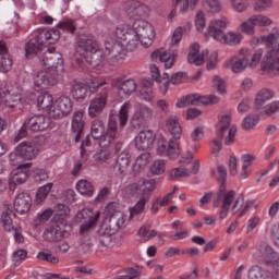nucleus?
I'll return each instance as SVG.
<instances>
[{
  "label": "nucleus",
  "mask_w": 279,
  "mask_h": 279,
  "mask_svg": "<svg viewBox=\"0 0 279 279\" xmlns=\"http://www.w3.org/2000/svg\"><path fill=\"white\" fill-rule=\"evenodd\" d=\"M128 225V216L117 209V204L110 203L105 209V218L98 229V242L101 247H110L112 245V234L118 232L120 228Z\"/></svg>",
  "instance_id": "nucleus-1"
},
{
  "label": "nucleus",
  "mask_w": 279,
  "mask_h": 279,
  "mask_svg": "<svg viewBox=\"0 0 279 279\" xmlns=\"http://www.w3.org/2000/svg\"><path fill=\"white\" fill-rule=\"evenodd\" d=\"M76 53L92 66L100 69L104 66V52L99 48V43L93 35L81 34L76 38Z\"/></svg>",
  "instance_id": "nucleus-2"
},
{
  "label": "nucleus",
  "mask_w": 279,
  "mask_h": 279,
  "mask_svg": "<svg viewBox=\"0 0 279 279\" xmlns=\"http://www.w3.org/2000/svg\"><path fill=\"white\" fill-rule=\"evenodd\" d=\"M214 178L220 182V189L214 199V207L219 208V204L222 202L220 210V219H226L234 199H236V192L234 190L226 191V180L228 178V170L223 166H218L217 170L213 171Z\"/></svg>",
  "instance_id": "nucleus-3"
},
{
  "label": "nucleus",
  "mask_w": 279,
  "mask_h": 279,
  "mask_svg": "<svg viewBox=\"0 0 279 279\" xmlns=\"http://www.w3.org/2000/svg\"><path fill=\"white\" fill-rule=\"evenodd\" d=\"M128 193L131 195H141L142 197L131 209V217L134 215H141L145 210V204L149 201L151 193L156 191V181L154 179H141L135 183H131L126 186Z\"/></svg>",
  "instance_id": "nucleus-4"
},
{
  "label": "nucleus",
  "mask_w": 279,
  "mask_h": 279,
  "mask_svg": "<svg viewBox=\"0 0 279 279\" xmlns=\"http://www.w3.org/2000/svg\"><path fill=\"white\" fill-rule=\"evenodd\" d=\"M57 40H60V31L41 28L38 31V35L26 44V54L38 53L43 50V47L56 45Z\"/></svg>",
  "instance_id": "nucleus-5"
},
{
  "label": "nucleus",
  "mask_w": 279,
  "mask_h": 279,
  "mask_svg": "<svg viewBox=\"0 0 279 279\" xmlns=\"http://www.w3.org/2000/svg\"><path fill=\"white\" fill-rule=\"evenodd\" d=\"M113 36L117 40L122 41V47H124L125 51H135L141 43L134 26L132 28L124 25L119 26L116 28Z\"/></svg>",
  "instance_id": "nucleus-6"
},
{
  "label": "nucleus",
  "mask_w": 279,
  "mask_h": 279,
  "mask_svg": "<svg viewBox=\"0 0 279 279\" xmlns=\"http://www.w3.org/2000/svg\"><path fill=\"white\" fill-rule=\"evenodd\" d=\"M274 20L265 14H253L239 25V31L247 36H254L256 27H271Z\"/></svg>",
  "instance_id": "nucleus-7"
},
{
  "label": "nucleus",
  "mask_w": 279,
  "mask_h": 279,
  "mask_svg": "<svg viewBox=\"0 0 279 279\" xmlns=\"http://www.w3.org/2000/svg\"><path fill=\"white\" fill-rule=\"evenodd\" d=\"M72 227L62 218L61 220H56L54 223L45 230L44 238L47 241H62V239H69L71 235Z\"/></svg>",
  "instance_id": "nucleus-8"
},
{
  "label": "nucleus",
  "mask_w": 279,
  "mask_h": 279,
  "mask_svg": "<svg viewBox=\"0 0 279 279\" xmlns=\"http://www.w3.org/2000/svg\"><path fill=\"white\" fill-rule=\"evenodd\" d=\"M133 28L135 29V33L137 34L140 43L143 45V47L147 49V47H151V45H154L156 32L149 22L138 20L133 24Z\"/></svg>",
  "instance_id": "nucleus-9"
},
{
  "label": "nucleus",
  "mask_w": 279,
  "mask_h": 279,
  "mask_svg": "<svg viewBox=\"0 0 279 279\" xmlns=\"http://www.w3.org/2000/svg\"><path fill=\"white\" fill-rule=\"evenodd\" d=\"M41 66H46L49 71H54L56 73H64V62L62 61V54L56 52V48L48 49L43 53L40 58Z\"/></svg>",
  "instance_id": "nucleus-10"
},
{
  "label": "nucleus",
  "mask_w": 279,
  "mask_h": 279,
  "mask_svg": "<svg viewBox=\"0 0 279 279\" xmlns=\"http://www.w3.org/2000/svg\"><path fill=\"white\" fill-rule=\"evenodd\" d=\"M19 93V86L12 84H9L7 86L5 92L0 89V108H7V110H14V108H16V106H19L23 101V97H21Z\"/></svg>",
  "instance_id": "nucleus-11"
},
{
  "label": "nucleus",
  "mask_w": 279,
  "mask_h": 279,
  "mask_svg": "<svg viewBox=\"0 0 279 279\" xmlns=\"http://www.w3.org/2000/svg\"><path fill=\"white\" fill-rule=\"evenodd\" d=\"M61 72H56L53 70H40L35 76V90H45L56 86L58 84V76Z\"/></svg>",
  "instance_id": "nucleus-12"
},
{
  "label": "nucleus",
  "mask_w": 279,
  "mask_h": 279,
  "mask_svg": "<svg viewBox=\"0 0 279 279\" xmlns=\"http://www.w3.org/2000/svg\"><path fill=\"white\" fill-rule=\"evenodd\" d=\"M154 117V110L146 105L137 104L135 106L134 113L131 118V125L135 130H138L145 125L146 121H149Z\"/></svg>",
  "instance_id": "nucleus-13"
},
{
  "label": "nucleus",
  "mask_w": 279,
  "mask_h": 279,
  "mask_svg": "<svg viewBox=\"0 0 279 279\" xmlns=\"http://www.w3.org/2000/svg\"><path fill=\"white\" fill-rule=\"evenodd\" d=\"M73 110V102L66 96L59 97L50 109V119H62L69 117Z\"/></svg>",
  "instance_id": "nucleus-14"
},
{
  "label": "nucleus",
  "mask_w": 279,
  "mask_h": 279,
  "mask_svg": "<svg viewBox=\"0 0 279 279\" xmlns=\"http://www.w3.org/2000/svg\"><path fill=\"white\" fill-rule=\"evenodd\" d=\"M156 153L157 156H167L170 160H175L180 156V146L173 140L167 141L161 137L158 140Z\"/></svg>",
  "instance_id": "nucleus-15"
},
{
  "label": "nucleus",
  "mask_w": 279,
  "mask_h": 279,
  "mask_svg": "<svg viewBox=\"0 0 279 279\" xmlns=\"http://www.w3.org/2000/svg\"><path fill=\"white\" fill-rule=\"evenodd\" d=\"M119 136V123L117 122V119L111 118L107 124L106 132L98 137V145L102 148L110 147Z\"/></svg>",
  "instance_id": "nucleus-16"
},
{
  "label": "nucleus",
  "mask_w": 279,
  "mask_h": 279,
  "mask_svg": "<svg viewBox=\"0 0 279 279\" xmlns=\"http://www.w3.org/2000/svg\"><path fill=\"white\" fill-rule=\"evenodd\" d=\"M108 95H110V93H108V88L105 87L104 92H99V94L89 101L88 114L92 119L99 117V114L106 110V106H108Z\"/></svg>",
  "instance_id": "nucleus-17"
},
{
  "label": "nucleus",
  "mask_w": 279,
  "mask_h": 279,
  "mask_svg": "<svg viewBox=\"0 0 279 279\" xmlns=\"http://www.w3.org/2000/svg\"><path fill=\"white\" fill-rule=\"evenodd\" d=\"M111 86L118 90L120 97H130V95L136 93V81L134 78L116 77L111 80Z\"/></svg>",
  "instance_id": "nucleus-18"
},
{
  "label": "nucleus",
  "mask_w": 279,
  "mask_h": 279,
  "mask_svg": "<svg viewBox=\"0 0 279 279\" xmlns=\"http://www.w3.org/2000/svg\"><path fill=\"white\" fill-rule=\"evenodd\" d=\"M76 219L83 221L81 225V232H87V230H90V228L97 223L99 211L94 213L92 209H83L76 215Z\"/></svg>",
  "instance_id": "nucleus-19"
},
{
  "label": "nucleus",
  "mask_w": 279,
  "mask_h": 279,
  "mask_svg": "<svg viewBox=\"0 0 279 279\" xmlns=\"http://www.w3.org/2000/svg\"><path fill=\"white\" fill-rule=\"evenodd\" d=\"M228 21L227 17H222L220 20H211L208 25L207 34L211 36L214 40H217L219 43V39L223 36V29L228 27Z\"/></svg>",
  "instance_id": "nucleus-20"
},
{
  "label": "nucleus",
  "mask_w": 279,
  "mask_h": 279,
  "mask_svg": "<svg viewBox=\"0 0 279 279\" xmlns=\"http://www.w3.org/2000/svg\"><path fill=\"white\" fill-rule=\"evenodd\" d=\"M25 121L31 132H45L51 125V119L44 114L33 116Z\"/></svg>",
  "instance_id": "nucleus-21"
},
{
  "label": "nucleus",
  "mask_w": 279,
  "mask_h": 279,
  "mask_svg": "<svg viewBox=\"0 0 279 279\" xmlns=\"http://www.w3.org/2000/svg\"><path fill=\"white\" fill-rule=\"evenodd\" d=\"M156 141V135L151 130L141 131L134 138L135 147L140 151H145V149H149L154 142Z\"/></svg>",
  "instance_id": "nucleus-22"
},
{
  "label": "nucleus",
  "mask_w": 279,
  "mask_h": 279,
  "mask_svg": "<svg viewBox=\"0 0 279 279\" xmlns=\"http://www.w3.org/2000/svg\"><path fill=\"white\" fill-rule=\"evenodd\" d=\"M105 53L111 56L113 60H123L125 46H123L121 40L112 41V39H109L105 43Z\"/></svg>",
  "instance_id": "nucleus-23"
},
{
  "label": "nucleus",
  "mask_w": 279,
  "mask_h": 279,
  "mask_svg": "<svg viewBox=\"0 0 279 279\" xmlns=\"http://www.w3.org/2000/svg\"><path fill=\"white\" fill-rule=\"evenodd\" d=\"M130 170V154L120 153L116 163L113 165V171L118 178H125Z\"/></svg>",
  "instance_id": "nucleus-24"
},
{
  "label": "nucleus",
  "mask_w": 279,
  "mask_h": 279,
  "mask_svg": "<svg viewBox=\"0 0 279 279\" xmlns=\"http://www.w3.org/2000/svg\"><path fill=\"white\" fill-rule=\"evenodd\" d=\"M16 155L24 160H34L38 156V148L32 142H22L16 147Z\"/></svg>",
  "instance_id": "nucleus-25"
},
{
  "label": "nucleus",
  "mask_w": 279,
  "mask_h": 279,
  "mask_svg": "<svg viewBox=\"0 0 279 279\" xmlns=\"http://www.w3.org/2000/svg\"><path fill=\"white\" fill-rule=\"evenodd\" d=\"M32 196L28 193H20L14 201L15 213L27 215V211L32 209Z\"/></svg>",
  "instance_id": "nucleus-26"
},
{
  "label": "nucleus",
  "mask_w": 279,
  "mask_h": 279,
  "mask_svg": "<svg viewBox=\"0 0 279 279\" xmlns=\"http://www.w3.org/2000/svg\"><path fill=\"white\" fill-rule=\"evenodd\" d=\"M208 56V50H203L202 53H199V44L194 43L190 47V52L187 56V62L190 64H195L196 66H202L204 64V59Z\"/></svg>",
  "instance_id": "nucleus-27"
},
{
  "label": "nucleus",
  "mask_w": 279,
  "mask_h": 279,
  "mask_svg": "<svg viewBox=\"0 0 279 279\" xmlns=\"http://www.w3.org/2000/svg\"><path fill=\"white\" fill-rule=\"evenodd\" d=\"M225 66L226 69H231L233 73H243L245 69L250 68L246 57L239 59L236 56L227 59L225 61Z\"/></svg>",
  "instance_id": "nucleus-28"
},
{
  "label": "nucleus",
  "mask_w": 279,
  "mask_h": 279,
  "mask_svg": "<svg viewBox=\"0 0 279 279\" xmlns=\"http://www.w3.org/2000/svg\"><path fill=\"white\" fill-rule=\"evenodd\" d=\"M151 60H155V62H162L165 63V69H171L173 66V63L175 62V56L173 53L167 51V50H155L150 54Z\"/></svg>",
  "instance_id": "nucleus-29"
},
{
  "label": "nucleus",
  "mask_w": 279,
  "mask_h": 279,
  "mask_svg": "<svg viewBox=\"0 0 279 279\" xmlns=\"http://www.w3.org/2000/svg\"><path fill=\"white\" fill-rule=\"evenodd\" d=\"M70 93L76 101H83V99H86V95H88V87L77 81L71 82Z\"/></svg>",
  "instance_id": "nucleus-30"
},
{
  "label": "nucleus",
  "mask_w": 279,
  "mask_h": 279,
  "mask_svg": "<svg viewBox=\"0 0 279 279\" xmlns=\"http://www.w3.org/2000/svg\"><path fill=\"white\" fill-rule=\"evenodd\" d=\"M29 167H32L31 162L17 166V170L13 173L10 180V189H12V184H23L27 182V171H24L23 169H29Z\"/></svg>",
  "instance_id": "nucleus-31"
},
{
  "label": "nucleus",
  "mask_w": 279,
  "mask_h": 279,
  "mask_svg": "<svg viewBox=\"0 0 279 279\" xmlns=\"http://www.w3.org/2000/svg\"><path fill=\"white\" fill-rule=\"evenodd\" d=\"M241 40H243V35L231 31L225 33L223 36L218 39V43H220V45H229V47H236V45H241Z\"/></svg>",
  "instance_id": "nucleus-32"
},
{
  "label": "nucleus",
  "mask_w": 279,
  "mask_h": 279,
  "mask_svg": "<svg viewBox=\"0 0 279 279\" xmlns=\"http://www.w3.org/2000/svg\"><path fill=\"white\" fill-rule=\"evenodd\" d=\"M167 130L178 141L182 136V126L180 125V120L178 116H170L167 120Z\"/></svg>",
  "instance_id": "nucleus-33"
},
{
  "label": "nucleus",
  "mask_w": 279,
  "mask_h": 279,
  "mask_svg": "<svg viewBox=\"0 0 279 279\" xmlns=\"http://www.w3.org/2000/svg\"><path fill=\"white\" fill-rule=\"evenodd\" d=\"M248 279H278L276 275L269 272L268 270L259 267L253 266L248 269Z\"/></svg>",
  "instance_id": "nucleus-34"
},
{
  "label": "nucleus",
  "mask_w": 279,
  "mask_h": 279,
  "mask_svg": "<svg viewBox=\"0 0 279 279\" xmlns=\"http://www.w3.org/2000/svg\"><path fill=\"white\" fill-rule=\"evenodd\" d=\"M262 71L266 75H279V57L276 59L266 57V61L262 62Z\"/></svg>",
  "instance_id": "nucleus-35"
},
{
  "label": "nucleus",
  "mask_w": 279,
  "mask_h": 279,
  "mask_svg": "<svg viewBox=\"0 0 279 279\" xmlns=\"http://www.w3.org/2000/svg\"><path fill=\"white\" fill-rule=\"evenodd\" d=\"M104 88H107V93H110V83L107 80L90 78L88 82V90L92 93H104Z\"/></svg>",
  "instance_id": "nucleus-36"
},
{
  "label": "nucleus",
  "mask_w": 279,
  "mask_h": 279,
  "mask_svg": "<svg viewBox=\"0 0 279 279\" xmlns=\"http://www.w3.org/2000/svg\"><path fill=\"white\" fill-rule=\"evenodd\" d=\"M37 106L41 108V110H46L51 117V110L53 108V96L50 94H41L37 97Z\"/></svg>",
  "instance_id": "nucleus-37"
},
{
  "label": "nucleus",
  "mask_w": 279,
  "mask_h": 279,
  "mask_svg": "<svg viewBox=\"0 0 279 279\" xmlns=\"http://www.w3.org/2000/svg\"><path fill=\"white\" fill-rule=\"evenodd\" d=\"M171 199H173V192L168 193L163 197H157L156 199L153 201L150 213L153 215H156V213H158L160 208H162L163 206H169Z\"/></svg>",
  "instance_id": "nucleus-38"
},
{
  "label": "nucleus",
  "mask_w": 279,
  "mask_h": 279,
  "mask_svg": "<svg viewBox=\"0 0 279 279\" xmlns=\"http://www.w3.org/2000/svg\"><path fill=\"white\" fill-rule=\"evenodd\" d=\"M75 186L76 191L85 197H93L95 193V186L88 180H80Z\"/></svg>",
  "instance_id": "nucleus-39"
},
{
  "label": "nucleus",
  "mask_w": 279,
  "mask_h": 279,
  "mask_svg": "<svg viewBox=\"0 0 279 279\" xmlns=\"http://www.w3.org/2000/svg\"><path fill=\"white\" fill-rule=\"evenodd\" d=\"M106 132V123L104 120L96 119L90 125V136L94 141L101 138V135Z\"/></svg>",
  "instance_id": "nucleus-40"
},
{
  "label": "nucleus",
  "mask_w": 279,
  "mask_h": 279,
  "mask_svg": "<svg viewBox=\"0 0 279 279\" xmlns=\"http://www.w3.org/2000/svg\"><path fill=\"white\" fill-rule=\"evenodd\" d=\"M177 108H186V106H199V94H190L183 96L175 102Z\"/></svg>",
  "instance_id": "nucleus-41"
},
{
  "label": "nucleus",
  "mask_w": 279,
  "mask_h": 279,
  "mask_svg": "<svg viewBox=\"0 0 279 279\" xmlns=\"http://www.w3.org/2000/svg\"><path fill=\"white\" fill-rule=\"evenodd\" d=\"M230 123H232V116L230 114L220 116L218 130L216 132V136H218V138H223V134L226 133V130L230 128Z\"/></svg>",
  "instance_id": "nucleus-42"
},
{
  "label": "nucleus",
  "mask_w": 279,
  "mask_h": 279,
  "mask_svg": "<svg viewBox=\"0 0 279 279\" xmlns=\"http://www.w3.org/2000/svg\"><path fill=\"white\" fill-rule=\"evenodd\" d=\"M12 217H14V211H12V209H10V208H7L2 213L1 221H2V226L5 230V232H10L14 228H16V226H14V223L12 221Z\"/></svg>",
  "instance_id": "nucleus-43"
},
{
  "label": "nucleus",
  "mask_w": 279,
  "mask_h": 279,
  "mask_svg": "<svg viewBox=\"0 0 279 279\" xmlns=\"http://www.w3.org/2000/svg\"><path fill=\"white\" fill-rule=\"evenodd\" d=\"M84 111L74 112L72 120V132H84Z\"/></svg>",
  "instance_id": "nucleus-44"
},
{
  "label": "nucleus",
  "mask_w": 279,
  "mask_h": 279,
  "mask_svg": "<svg viewBox=\"0 0 279 279\" xmlns=\"http://www.w3.org/2000/svg\"><path fill=\"white\" fill-rule=\"evenodd\" d=\"M187 80H189V74H186V72H177V73H174L171 76L170 81H168L163 84L165 93H167V88H169V84H174V85L184 84V82H187Z\"/></svg>",
  "instance_id": "nucleus-45"
},
{
  "label": "nucleus",
  "mask_w": 279,
  "mask_h": 279,
  "mask_svg": "<svg viewBox=\"0 0 279 279\" xmlns=\"http://www.w3.org/2000/svg\"><path fill=\"white\" fill-rule=\"evenodd\" d=\"M151 158V155L149 153H142L135 160V163L133 165L134 171H143L145 169L146 165H149V160Z\"/></svg>",
  "instance_id": "nucleus-46"
},
{
  "label": "nucleus",
  "mask_w": 279,
  "mask_h": 279,
  "mask_svg": "<svg viewBox=\"0 0 279 279\" xmlns=\"http://www.w3.org/2000/svg\"><path fill=\"white\" fill-rule=\"evenodd\" d=\"M263 255L265 258H268L269 263H272L276 274H279L278 253L271 246L267 245L264 248Z\"/></svg>",
  "instance_id": "nucleus-47"
},
{
  "label": "nucleus",
  "mask_w": 279,
  "mask_h": 279,
  "mask_svg": "<svg viewBox=\"0 0 279 279\" xmlns=\"http://www.w3.org/2000/svg\"><path fill=\"white\" fill-rule=\"evenodd\" d=\"M279 40V28L272 27L271 32L266 36L268 53H271V49L278 45Z\"/></svg>",
  "instance_id": "nucleus-48"
},
{
  "label": "nucleus",
  "mask_w": 279,
  "mask_h": 279,
  "mask_svg": "<svg viewBox=\"0 0 279 279\" xmlns=\"http://www.w3.org/2000/svg\"><path fill=\"white\" fill-rule=\"evenodd\" d=\"M132 108V104L130 101L124 102L119 111V121L121 128H125L128 125V119L130 118V109Z\"/></svg>",
  "instance_id": "nucleus-49"
},
{
  "label": "nucleus",
  "mask_w": 279,
  "mask_h": 279,
  "mask_svg": "<svg viewBox=\"0 0 279 279\" xmlns=\"http://www.w3.org/2000/svg\"><path fill=\"white\" fill-rule=\"evenodd\" d=\"M260 121V117L258 114H248L244 118L242 121V128L243 130H252L258 125V122Z\"/></svg>",
  "instance_id": "nucleus-50"
},
{
  "label": "nucleus",
  "mask_w": 279,
  "mask_h": 279,
  "mask_svg": "<svg viewBox=\"0 0 279 279\" xmlns=\"http://www.w3.org/2000/svg\"><path fill=\"white\" fill-rule=\"evenodd\" d=\"M229 3L234 10V12H239V14H243V12H247L250 8L248 0H229Z\"/></svg>",
  "instance_id": "nucleus-51"
},
{
  "label": "nucleus",
  "mask_w": 279,
  "mask_h": 279,
  "mask_svg": "<svg viewBox=\"0 0 279 279\" xmlns=\"http://www.w3.org/2000/svg\"><path fill=\"white\" fill-rule=\"evenodd\" d=\"M269 99H274V92L267 88H264L258 92L256 98H255V104L256 106H263L265 101H269Z\"/></svg>",
  "instance_id": "nucleus-52"
},
{
  "label": "nucleus",
  "mask_w": 279,
  "mask_h": 279,
  "mask_svg": "<svg viewBox=\"0 0 279 279\" xmlns=\"http://www.w3.org/2000/svg\"><path fill=\"white\" fill-rule=\"evenodd\" d=\"M205 9L209 14H219L223 7L219 0H205Z\"/></svg>",
  "instance_id": "nucleus-53"
},
{
  "label": "nucleus",
  "mask_w": 279,
  "mask_h": 279,
  "mask_svg": "<svg viewBox=\"0 0 279 279\" xmlns=\"http://www.w3.org/2000/svg\"><path fill=\"white\" fill-rule=\"evenodd\" d=\"M123 10H125L128 14H138L140 10H143V3L136 0H129L124 3Z\"/></svg>",
  "instance_id": "nucleus-54"
},
{
  "label": "nucleus",
  "mask_w": 279,
  "mask_h": 279,
  "mask_svg": "<svg viewBox=\"0 0 279 279\" xmlns=\"http://www.w3.org/2000/svg\"><path fill=\"white\" fill-rule=\"evenodd\" d=\"M51 189H53V183H47L46 185L38 189L36 193V202L41 204V202L47 199V195L51 193Z\"/></svg>",
  "instance_id": "nucleus-55"
},
{
  "label": "nucleus",
  "mask_w": 279,
  "mask_h": 279,
  "mask_svg": "<svg viewBox=\"0 0 279 279\" xmlns=\"http://www.w3.org/2000/svg\"><path fill=\"white\" fill-rule=\"evenodd\" d=\"M274 5V0H255L253 3L254 12H267Z\"/></svg>",
  "instance_id": "nucleus-56"
},
{
  "label": "nucleus",
  "mask_w": 279,
  "mask_h": 279,
  "mask_svg": "<svg viewBox=\"0 0 279 279\" xmlns=\"http://www.w3.org/2000/svg\"><path fill=\"white\" fill-rule=\"evenodd\" d=\"M263 56H265L264 49H257L252 54L251 59H247L248 68L256 69L260 64V60H263Z\"/></svg>",
  "instance_id": "nucleus-57"
},
{
  "label": "nucleus",
  "mask_w": 279,
  "mask_h": 279,
  "mask_svg": "<svg viewBox=\"0 0 279 279\" xmlns=\"http://www.w3.org/2000/svg\"><path fill=\"white\" fill-rule=\"evenodd\" d=\"M167 169V162L165 159H158L150 166V173L153 175H162V172Z\"/></svg>",
  "instance_id": "nucleus-58"
},
{
  "label": "nucleus",
  "mask_w": 279,
  "mask_h": 279,
  "mask_svg": "<svg viewBox=\"0 0 279 279\" xmlns=\"http://www.w3.org/2000/svg\"><path fill=\"white\" fill-rule=\"evenodd\" d=\"M57 27L59 29H62L63 32H69V34H75V29H77V24H75V21L73 20H63L59 22Z\"/></svg>",
  "instance_id": "nucleus-59"
},
{
  "label": "nucleus",
  "mask_w": 279,
  "mask_h": 279,
  "mask_svg": "<svg viewBox=\"0 0 279 279\" xmlns=\"http://www.w3.org/2000/svg\"><path fill=\"white\" fill-rule=\"evenodd\" d=\"M170 180H178V178H189L191 170L186 168H173L169 171Z\"/></svg>",
  "instance_id": "nucleus-60"
},
{
  "label": "nucleus",
  "mask_w": 279,
  "mask_h": 279,
  "mask_svg": "<svg viewBox=\"0 0 279 279\" xmlns=\"http://www.w3.org/2000/svg\"><path fill=\"white\" fill-rule=\"evenodd\" d=\"M137 235L142 236V239H147V241H149V239L158 236V232L156 230H149V225H144L137 231Z\"/></svg>",
  "instance_id": "nucleus-61"
},
{
  "label": "nucleus",
  "mask_w": 279,
  "mask_h": 279,
  "mask_svg": "<svg viewBox=\"0 0 279 279\" xmlns=\"http://www.w3.org/2000/svg\"><path fill=\"white\" fill-rule=\"evenodd\" d=\"M94 159L97 165H104L110 160V150L108 149H100L94 155Z\"/></svg>",
  "instance_id": "nucleus-62"
},
{
  "label": "nucleus",
  "mask_w": 279,
  "mask_h": 279,
  "mask_svg": "<svg viewBox=\"0 0 279 279\" xmlns=\"http://www.w3.org/2000/svg\"><path fill=\"white\" fill-rule=\"evenodd\" d=\"M12 58L10 54H4L0 57V69L3 73H8V71L12 70Z\"/></svg>",
  "instance_id": "nucleus-63"
},
{
  "label": "nucleus",
  "mask_w": 279,
  "mask_h": 279,
  "mask_svg": "<svg viewBox=\"0 0 279 279\" xmlns=\"http://www.w3.org/2000/svg\"><path fill=\"white\" fill-rule=\"evenodd\" d=\"M89 247L90 245H88V243H85L84 239L74 240L72 243V250H74V252L86 253V250H88Z\"/></svg>",
  "instance_id": "nucleus-64"
}]
</instances>
